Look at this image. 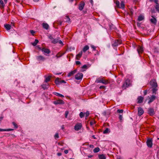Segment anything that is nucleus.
I'll return each mask as SVG.
<instances>
[{
    "instance_id": "nucleus-37",
    "label": "nucleus",
    "mask_w": 159,
    "mask_h": 159,
    "mask_svg": "<svg viewBox=\"0 0 159 159\" xmlns=\"http://www.w3.org/2000/svg\"><path fill=\"white\" fill-rule=\"evenodd\" d=\"M55 94L56 95V96L60 97H64V96L62 95V94H60L59 93H55Z\"/></svg>"
},
{
    "instance_id": "nucleus-46",
    "label": "nucleus",
    "mask_w": 159,
    "mask_h": 159,
    "mask_svg": "<svg viewBox=\"0 0 159 159\" xmlns=\"http://www.w3.org/2000/svg\"><path fill=\"white\" fill-rule=\"evenodd\" d=\"M91 47L93 49V50H96V47H95L93 45H91Z\"/></svg>"
},
{
    "instance_id": "nucleus-57",
    "label": "nucleus",
    "mask_w": 159,
    "mask_h": 159,
    "mask_svg": "<svg viewBox=\"0 0 159 159\" xmlns=\"http://www.w3.org/2000/svg\"><path fill=\"white\" fill-rule=\"evenodd\" d=\"M64 152L66 154H67L68 152V151L67 150H66L64 151Z\"/></svg>"
},
{
    "instance_id": "nucleus-20",
    "label": "nucleus",
    "mask_w": 159,
    "mask_h": 159,
    "mask_svg": "<svg viewBox=\"0 0 159 159\" xmlns=\"http://www.w3.org/2000/svg\"><path fill=\"white\" fill-rule=\"evenodd\" d=\"M82 52L80 51L76 57V59L77 60H80V57H81L82 55Z\"/></svg>"
},
{
    "instance_id": "nucleus-9",
    "label": "nucleus",
    "mask_w": 159,
    "mask_h": 159,
    "mask_svg": "<svg viewBox=\"0 0 159 159\" xmlns=\"http://www.w3.org/2000/svg\"><path fill=\"white\" fill-rule=\"evenodd\" d=\"M53 103L55 105L58 104H63L65 103L64 101L61 99L57 100L54 101L53 102Z\"/></svg>"
},
{
    "instance_id": "nucleus-32",
    "label": "nucleus",
    "mask_w": 159,
    "mask_h": 159,
    "mask_svg": "<svg viewBox=\"0 0 159 159\" xmlns=\"http://www.w3.org/2000/svg\"><path fill=\"white\" fill-rule=\"evenodd\" d=\"M115 3L116 4V7L117 8H120V2L119 1H116L115 2Z\"/></svg>"
},
{
    "instance_id": "nucleus-51",
    "label": "nucleus",
    "mask_w": 159,
    "mask_h": 159,
    "mask_svg": "<svg viewBox=\"0 0 159 159\" xmlns=\"http://www.w3.org/2000/svg\"><path fill=\"white\" fill-rule=\"evenodd\" d=\"M99 88L100 89H105L106 88V86H100L99 87Z\"/></svg>"
},
{
    "instance_id": "nucleus-48",
    "label": "nucleus",
    "mask_w": 159,
    "mask_h": 159,
    "mask_svg": "<svg viewBox=\"0 0 159 159\" xmlns=\"http://www.w3.org/2000/svg\"><path fill=\"white\" fill-rule=\"evenodd\" d=\"M48 38L49 39L51 40H52L53 39V37L52 35H50L48 36Z\"/></svg>"
},
{
    "instance_id": "nucleus-30",
    "label": "nucleus",
    "mask_w": 159,
    "mask_h": 159,
    "mask_svg": "<svg viewBox=\"0 0 159 159\" xmlns=\"http://www.w3.org/2000/svg\"><path fill=\"white\" fill-rule=\"evenodd\" d=\"M58 42V39H53L51 41L52 43L53 44H56Z\"/></svg>"
},
{
    "instance_id": "nucleus-50",
    "label": "nucleus",
    "mask_w": 159,
    "mask_h": 159,
    "mask_svg": "<svg viewBox=\"0 0 159 159\" xmlns=\"http://www.w3.org/2000/svg\"><path fill=\"white\" fill-rule=\"evenodd\" d=\"M122 115H120L119 116V119L120 120H121L122 119Z\"/></svg>"
},
{
    "instance_id": "nucleus-5",
    "label": "nucleus",
    "mask_w": 159,
    "mask_h": 159,
    "mask_svg": "<svg viewBox=\"0 0 159 159\" xmlns=\"http://www.w3.org/2000/svg\"><path fill=\"white\" fill-rule=\"evenodd\" d=\"M131 84L130 80L129 79H127L125 80V83H124L123 84L122 86V88L123 89H126Z\"/></svg>"
},
{
    "instance_id": "nucleus-54",
    "label": "nucleus",
    "mask_w": 159,
    "mask_h": 159,
    "mask_svg": "<svg viewBox=\"0 0 159 159\" xmlns=\"http://www.w3.org/2000/svg\"><path fill=\"white\" fill-rule=\"evenodd\" d=\"M94 123L93 121H91L90 122V125H91V126H92V125H93Z\"/></svg>"
},
{
    "instance_id": "nucleus-10",
    "label": "nucleus",
    "mask_w": 159,
    "mask_h": 159,
    "mask_svg": "<svg viewBox=\"0 0 159 159\" xmlns=\"http://www.w3.org/2000/svg\"><path fill=\"white\" fill-rule=\"evenodd\" d=\"M82 127V125L80 123L76 124L74 126V129L76 130H78L81 129Z\"/></svg>"
},
{
    "instance_id": "nucleus-33",
    "label": "nucleus",
    "mask_w": 159,
    "mask_h": 159,
    "mask_svg": "<svg viewBox=\"0 0 159 159\" xmlns=\"http://www.w3.org/2000/svg\"><path fill=\"white\" fill-rule=\"evenodd\" d=\"M100 151V148L98 147H97L94 148L93 151L94 153H97L98 152Z\"/></svg>"
},
{
    "instance_id": "nucleus-53",
    "label": "nucleus",
    "mask_w": 159,
    "mask_h": 159,
    "mask_svg": "<svg viewBox=\"0 0 159 159\" xmlns=\"http://www.w3.org/2000/svg\"><path fill=\"white\" fill-rule=\"evenodd\" d=\"M14 129H6V131H9L13 130Z\"/></svg>"
},
{
    "instance_id": "nucleus-18",
    "label": "nucleus",
    "mask_w": 159,
    "mask_h": 159,
    "mask_svg": "<svg viewBox=\"0 0 159 159\" xmlns=\"http://www.w3.org/2000/svg\"><path fill=\"white\" fill-rule=\"evenodd\" d=\"M137 51L139 54L142 53L143 51V47L140 46H139L137 49Z\"/></svg>"
},
{
    "instance_id": "nucleus-59",
    "label": "nucleus",
    "mask_w": 159,
    "mask_h": 159,
    "mask_svg": "<svg viewBox=\"0 0 159 159\" xmlns=\"http://www.w3.org/2000/svg\"><path fill=\"white\" fill-rule=\"evenodd\" d=\"M6 131V129H2L0 128V131Z\"/></svg>"
},
{
    "instance_id": "nucleus-1",
    "label": "nucleus",
    "mask_w": 159,
    "mask_h": 159,
    "mask_svg": "<svg viewBox=\"0 0 159 159\" xmlns=\"http://www.w3.org/2000/svg\"><path fill=\"white\" fill-rule=\"evenodd\" d=\"M95 82L97 83H102L106 85L110 83V81L107 80H106L104 77L101 76L97 78L95 81Z\"/></svg>"
},
{
    "instance_id": "nucleus-6",
    "label": "nucleus",
    "mask_w": 159,
    "mask_h": 159,
    "mask_svg": "<svg viewBox=\"0 0 159 159\" xmlns=\"http://www.w3.org/2000/svg\"><path fill=\"white\" fill-rule=\"evenodd\" d=\"M146 143L148 147L150 148H151L152 146V139H148Z\"/></svg>"
},
{
    "instance_id": "nucleus-19",
    "label": "nucleus",
    "mask_w": 159,
    "mask_h": 159,
    "mask_svg": "<svg viewBox=\"0 0 159 159\" xmlns=\"http://www.w3.org/2000/svg\"><path fill=\"white\" fill-rule=\"evenodd\" d=\"M42 87L44 89H46L49 88V85L48 83H45V84H43L42 85Z\"/></svg>"
},
{
    "instance_id": "nucleus-52",
    "label": "nucleus",
    "mask_w": 159,
    "mask_h": 159,
    "mask_svg": "<svg viewBox=\"0 0 159 159\" xmlns=\"http://www.w3.org/2000/svg\"><path fill=\"white\" fill-rule=\"evenodd\" d=\"M76 64L77 65H80L81 64V62L79 61H77L75 62Z\"/></svg>"
},
{
    "instance_id": "nucleus-64",
    "label": "nucleus",
    "mask_w": 159,
    "mask_h": 159,
    "mask_svg": "<svg viewBox=\"0 0 159 159\" xmlns=\"http://www.w3.org/2000/svg\"><path fill=\"white\" fill-rule=\"evenodd\" d=\"M88 156L89 158H91L93 157V155H88Z\"/></svg>"
},
{
    "instance_id": "nucleus-42",
    "label": "nucleus",
    "mask_w": 159,
    "mask_h": 159,
    "mask_svg": "<svg viewBox=\"0 0 159 159\" xmlns=\"http://www.w3.org/2000/svg\"><path fill=\"white\" fill-rule=\"evenodd\" d=\"M117 112L118 113H122L123 112V110L122 109H121V110L118 109L117 110Z\"/></svg>"
},
{
    "instance_id": "nucleus-7",
    "label": "nucleus",
    "mask_w": 159,
    "mask_h": 159,
    "mask_svg": "<svg viewBox=\"0 0 159 159\" xmlns=\"http://www.w3.org/2000/svg\"><path fill=\"white\" fill-rule=\"evenodd\" d=\"M148 114L151 116H153L155 114L154 109L152 108H149L148 111Z\"/></svg>"
},
{
    "instance_id": "nucleus-26",
    "label": "nucleus",
    "mask_w": 159,
    "mask_h": 159,
    "mask_svg": "<svg viewBox=\"0 0 159 159\" xmlns=\"http://www.w3.org/2000/svg\"><path fill=\"white\" fill-rule=\"evenodd\" d=\"M4 27L7 30H8L11 29V26L9 24H5L4 25Z\"/></svg>"
},
{
    "instance_id": "nucleus-45",
    "label": "nucleus",
    "mask_w": 159,
    "mask_h": 159,
    "mask_svg": "<svg viewBox=\"0 0 159 159\" xmlns=\"http://www.w3.org/2000/svg\"><path fill=\"white\" fill-rule=\"evenodd\" d=\"M54 137L55 139H57L59 138V136L58 133H56L54 135Z\"/></svg>"
},
{
    "instance_id": "nucleus-49",
    "label": "nucleus",
    "mask_w": 159,
    "mask_h": 159,
    "mask_svg": "<svg viewBox=\"0 0 159 159\" xmlns=\"http://www.w3.org/2000/svg\"><path fill=\"white\" fill-rule=\"evenodd\" d=\"M30 33L33 35H34V34L35 33V32L33 30H31L30 31Z\"/></svg>"
},
{
    "instance_id": "nucleus-55",
    "label": "nucleus",
    "mask_w": 159,
    "mask_h": 159,
    "mask_svg": "<svg viewBox=\"0 0 159 159\" xmlns=\"http://www.w3.org/2000/svg\"><path fill=\"white\" fill-rule=\"evenodd\" d=\"M58 43H60V44H61L62 45H63V43H62V42L61 41V40H58Z\"/></svg>"
},
{
    "instance_id": "nucleus-21",
    "label": "nucleus",
    "mask_w": 159,
    "mask_h": 159,
    "mask_svg": "<svg viewBox=\"0 0 159 159\" xmlns=\"http://www.w3.org/2000/svg\"><path fill=\"white\" fill-rule=\"evenodd\" d=\"M42 25L43 28L46 30H48V29L49 26L48 24L43 23L42 24Z\"/></svg>"
},
{
    "instance_id": "nucleus-13",
    "label": "nucleus",
    "mask_w": 159,
    "mask_h": 159,
    "mask_svg": "<svg viewBox=\"0 0 159 159\" xmlns=\"http://www.w3.org/2000/svg\"><path fill=\"white\" fill-rule=\"evenodd\" d=\"M85 5V3L84 2H81L79 5V9L80 11H82L84 8Z\"/></svg>"
},
{
    "instance_id": "nucleus-56",
    "label": "nucleus",
    "mask_w": 159,
    "mask_h": 159,
    "mask_svg": "<svg viewBox=\"0 0 159 159\" xmlns=\"http://www.w3.org/2000/svg\"><path fill=\"white\" fill-rule=\"evenodd\" d=\"M57 155L58 156H61L62 155V153L61 152H58L57 154Z\"/></svg>"
},
{
    "instance_id": "nucleus-62",
    "label": "nucleus",
    "mask_w": 159,
    "mask_h": 159,
    "mask_svg": "<svg viewBox=\"0 0 159 159\" xmlns=\"http://www.w3.org/2000/svg\"><path fill=\"white\" fill-rule=\"evenodd\" d=\"M90 0V2L91 4L93 5V0Z\"/></svg>"
},
{
    "instance_id": "nucleus-31",
    "label": "nucleus",
    "mask_w": 159,
    "mask_h": 159,
    "mask_svg": "<svg viewBox=\"0 0 159 159\" xmlns=\"http://www.w3.org/2000/svg\"><path fill=\"white\" fill-rule=\"evenodd\" d=\"M65 19L66 20L65 21L68 23H69L70 22V19L69 17L67 16H66L65 17Z\"/></svg>"
},
{
    "instance_id": "nucleus-28",
    "label": "nucleus",
    "mask_w": 159,
    "mask_h": 159,
    "mask_svg": "<svg viewBox=\"0 0 159 159\" xmlns=\"http://www.w3.org/2000/svg\"><path fill=\"white\" fill-rule=\"evenodd\" d=\"M5 6V4L4 3L2 0H0V7L1 8H3Z\"/></svg>"
},
{
    "instance_id": "nucleus-24",
    "label": "nucleus",
    "mask_w": 159,
    "mask_h": 159,
    "mask_svg": "<svg viewBox=\"0 0 159 159\" xmlns=\"http://www.w3.org/2000/svg\"><path fill=\"white\" fill-rule=\"evenodd\" d=\"M138 103H141L143 102V98L142 97L140 96L138 97Z\"/></svg>"
},
{
    "instance_id": "nucleus-8",
    "label": "nucleus",
    "mask_w": 159,
    "mask_h": 159,
    "mask_svg": "<svg viewBox=\"0 0 159 159\" xmlns=\"http://www.w3.org/2000/svg\"><path fill=\"white\" fill-rule=\"evenodd\" d=\"M83 75L82 73H78L75 75V78L77 80H81L83 77Z\"/></svg>"
},
{
    "instance_id": "nucleus-63",
    "label": "nucleus",
    "mask_w": 159,
    "mask_h": 159,
    "mask_svg": "<svg viewBox=\"0 0 159 159\" xmlns=\"http://www.w3.org/2000/svg\"><path fill=\"white\" fill-rule=\"evenodd\" d=\"M153 90L152 93H156V91H157V90Z\"/></svg>"
},
{
    "instance_id": "nucleus-15",
    "label": "nucleus",
    "mask_w": 159,
    "mask_h": 159,
    "mask_svg": "<svg viewBox=\"0 0 159 159\" xmlns=\"http://www.w3.org/2000/svg\"><path fill=\"white\" fill-rule=\"evenodd\" d=\"M152 18L150 19V21L152 24L156 25L157 22V19L153 16H152Z\"/></svg>"
},
{
    "instance_id": "nucleus-2",
    "label": "nucleus",
    "mask_w": 159,
    "mask_h": 159,
    "mask_svg": "<svg viewBox=\"0 0 159 159\" xmlns=\"http://www.w3.org/2000/svg\"><path fill=\"white\" fill-rule=\"evenodd\" d=\"M150 85L152 88V89H156L157 87V81L155 79L151 80L150 82Z\"/></svg>"
},
{
    "instance_id": "nucleus-34",
    "label": "nucleus",
    "mask_w": 159,
    "mask_h": 159,
    "mask_svg": "<svg viewBox=\"0 0 159 159\" xmlns=\"http://www.w3.org/2000/svg\"><path fill=\"white\" fill-rule=\"evenodd\" d=\"M123 9L125 8V4L123 2H121L120 3V8Z\"/></svg>"
},
{
    "instance_id": "nucleus-11",
    "label": "nucleus",
    "mask_w": 159,
    "mask_h": 159,
    "mask_svg": "<svg viewBox=\"0 0 159 159\" xmlns=\"http://www.w3.org/2000/svg\"><path fill=\"white\" fill-rule=\"evenodd\" d=\"M37 60L38 61H44L45 60V58L41 55L37 56L36 57Z\"/></svg>"
},
{
    "instance_id": "nucleus-61",
    "label": "nucleus",
    "mask_w": 159,
    "mask_h": 159,
    "mask_svg": "<svg viewBox=\"0 0 159 159\" xmlns=\"http://www.w3.org/2000/svg\"><path fill=\"white\" fill-rule=\"evenodd\" d=\"M58 54H59V53H58V54H57L56 55V57L57 58L60 57H61V56H62V55L58 56Z\"/></svg>"
},
{
    "instance_id": "nucleus-3",
    "label": "nucleus",
    "mask_w": 159,
    "mask_h": 159,
    "mask_svg": "<svg viewBox=\"0 0 159 159\" xmlns=\"http://www.w3.org/2000/svg\"><path fill=\"white\" fill-rule=\"evenodd\" d=\"M55 83L57 85L64 84L66 83V81L61 80V78H57L55 81Z\"/></svg>"
},
{
    "instance_id": "nucleus-60",
    "label": "nucleus",
    "mask_w": 159,
    "mask_h": 159,
    "mask_svg": "<svg viewBox=\"0 0 159 159\" xmlns=\"http://www.w3.org/2000/svg\"><path fill=\"white\" fill-rule=\"evenodd\" d=\"M89 147L90 148H94V146L93 145H89Z\"/></svg>"
},
{
    "instance_id": "nucleus-40",
    "label": "nucleus",
    "mask_w": 159,
    "mask_h": 159,
    "mask_svg": "<svg viewBox=\"0 0 159 159\" xmlns=\"http://www.w3.org/2000/svg\"><path fill=\"white\" fill-rule=\"evenodd\" d=\"M80 116L81 118L83 117L84 116V113L82 112H81L80 113Z\"/></svg>"
},
{
    "instance_id": "nucleus-25",
    "label": "nucleus",
    "mask_w": 159,
    "mask_h": 159,
    "mask_svg": "<svg viewBox=\"0 0 159 159\" xmlns=\"http://www.w3.org/2000/svg\"><path fill=\"white\" fill-rule=\"evenodd\" d=\"M98 157L99 159H106V157L105 155L104 154H99L98 155Z\"/></svg>"
},
{
    "instance_id": "nucleus-43",
    "label": "nucleus",
    "mask_w": 159,
    "mask_h": 159,
    "mask_svg": "<svg viewBox=\"0 0 159 159\" xmlns=\"http://www.w3.org/2000/svg\"><path fill=\"white\" fill-rule=\"evenodd\" d=\"M150 1L152 2H154L156 4H158V0H149Z\"/></svg>"
},
{
    "instance_id": "nucleus-12",
    "label": "nucleus",
    "mask_w": 159,
    "mask_h": 159,
    "mask_svg": "<svg viewBox=\"0 0 159 159\" xmlns=\"http://www.w3.org/2000/svg\"><path fill=\"white\" fill-rule=\"evenodd\" d=\"M138 115L139 116H140L144 113V111L143 109L141 107H138Z\"/></svg>"
},
{
    "instance_id": "nucleus-58",
    "label": "nucleus",
    "mask_w": 159,
    "mask_h": 159,
    "mask_svg": "<svg viewBox=\"0 0 159 159\" xmlns=\"http://www.w3.org/2000/svg\"><path fill=\"white\" fill-rule=\"evenodd\" d=\"M147 90H144L143 92V93L144 95H145L147 94Z\"/></svg>"
},
{
    "instance_id": "nucleus-35",
    "label": "nucleus",
    "mask_w": 159,
    "mask_h": 159,
    "mask_svg": "<svg viewBox=\"0 0 159 159\" xmlns=\"http://www.w3.org/2000/svg\"><path fill=\"white\" fill-rule=\"evenodd\" d=\"M110 131V129L108 128H107L105 130L103 131V133L104 134H106L108 133Z\"/></svg>"
},
{
    "instance_id": "nucleus-16",
    "label": "nucleus",
    "mask_w": 159,
    "mask_h": 159,
    "mask_svg": "<svg viewBox=\"0 0 159 159\" xmlns=\"http://www.w3.org/2000/svg\"><path fill=\"white\" fill-rule=\"evenodd\" d=\"M44 78H45V80H44V82L46 83H47L48 82H49L50 81L51 78L52 77V76L51 75H49L47 76V75H45L44 76Z\"/></svg>"
},
{
    "instance_id": "nucleus-4",
    "label": "nucleus",
    "mask_w": 159,
    "mask_h": 159,
    "mask_svg": "<svg viewBox=\"0 0 159 159\" xmlns=\"http://www.w3.org/2000/svg\"><path fill=\"white\" fill-rule=\"evenodd\" d=\"M122 43V41L120 39H114L112 41V45L113 47H117L119 44H121Z\"/></svg>"
},
{
    "instance_id": "nucleus-22",
    "label": "nucleus",
    "mask_w": 159,
    "mask_h": 159,
    "mask_svg": "<svg viewBox=\"0 0 159 159\" xmlns=\"http://www.w3.org/2000/svg\"><path fill=\"white\" fill-rule=\"evenodd\" d=\"M102 114L103 116H105L107 117H108L110 114V112L108 111H104L102 112Z\"/></svg>"
},
{
    "instance_id": "nucleus-14",
    "label": "nucleus",
    "mask_w": 159,
    "mask_h": 159,
    "mask_svg": "<svg viewBox=\"0 0 159 159\" xmlns=\"http://www.w3.org/2000/svg\"><path fill=\"white\" fill-rule=\"evenodd\" d=\"M41 51L44 53L47 54H49L51 52V51L49 49L44 48H42Z\"/></svg>"
},
{
    "instance_id": "nucleus-47",
    "label": "nucleus",
    "mask_w": 159,
    "mask_h": 159,
    "mask_svg": "<svg viewBox=\"0 0 159 159\" xmlns=\"http://www.w3.org/2000/svg\"><path fill=\"white\" fill-rule=\"evenodd\" d=\"M68 111H66L65 113V117L66 118L67 117V115L68 114Z\"/></svg>"
},
{
    "instance_id": "nucleus-36",
    "label": "nucleus",
    "mask_w": 159,
    "mask_h": 159,
    "mask_svg": "<svg viewBox=\"0 0 159 159\" xmlns=\"http://www.w3.org/2000/svg\"><path fill=\"white\" fill-rule=\"evenodd\" d=\"M38 42H39L38 40L37 39H35V41H34V42L32 43V45L34 46H35L37 45V44L38 43Z\"/></svg>"
},
{
    "instance_id": "nucleus-39",
    "label": "nucleus",
    "mask_w": 159,
    "mask_h": 159,
    "mask_svg": "<svg viewBox=\"0 0 159 159\" xmlns=\"http://www.w3.org/2000/svg\"><path fill=\"white\" fill-rule=\"evenodd\" d=\"M12 124L14 126V127L15 128H18V126L14 122H12Z\"/></svg>"
},
{
    "instance_id": "nucleus-41",
    "label": "nucleus",
    "mask_w": 159,
    "mask_h": 159,
    "mask_svg": "<svg viewBox=\"0 0 159 159\" xmlns=\"http://www.w3.org/2000/svg\"><path fill=\"white\" fill-rule=\"evenodd\" d=\"M84 115H85V117H87L89 115V111H87L86 113H84Z\"/></svg>"
},
{
    "instance_id": "nucleus-27",
    "label": "nucleus",
    "mask_w": 159,
    "mask_h": 159,
    "mask_svg": "<svg viewBox=\"0 0 159 159\" xmlns=\"http://www.w3.org/2000/svg\"><path fill=\"white\" fill-rule=\"evenodd\" d=\"M89 47L88 45H86L83 48V51L85 52L89 49Z\"/></svg>"
},
{
    "instance_id": "nucleus-23",
    "label": "nucleus",
    "mask_w": 159,
    "mask_h": 159,
    "mask_svg": "<svg viewBox=\"0 0 159 159\" xmlns=\"http://www.w3.org/2000/svg\"><path fill=\"white\" fill-rule=\"evenodd\" d=\"M77 70L75 69L73 71H72L70 73H69L68 74V76H70L74 74L77 71Z\"/></svg>"
},
{
    "instance_id": "nucleus-29",
    "label": "nucleus",
    "mask_w": 159,
    "mask_h": 159,
    "mask_svg": "<svg viewBox=\"0 0 159 159\" xmlns=\"http://www.w3.org/2000/svg\"><path fill=\"white\" fill-rule=\"evenodd\" d=\"M144 19V16L142 15H140L139 16L138 20L139 21L142 20Z\"/></svg>"
},
{
    "instance_id": "nucleus-17",
    "label": "nucleus",
    "mask_w": 159,
    "mask_h": 159,
    "mask_svg": "<svg viewBox=\"0 0 159 159\" xmlns=\"http://www.w3.org/2000/svg\"><path fill=\"white\" fill-rule=\"evenodd\" d=\"M156 96L154 95H152L150 98H149V100L148 103L149 104L151 102H152L156 99Z\"/></svg>"
},
{
    "instance_id": "nucleus-44",
    "label": "nucleus",
    "mask_w": 159,
    "mask_h": 159,
    "mask_svg": "<svg viewBox=\"0 0 159 159\" xmlns=\"http://www.w3.org/2000/svg\"><path fill=\"white\" fill-rule=\"evenodd\" d=\"M82 69H87V65H84L82 67Z\"/></svg>"
},
{
    "instance_id": "nucleus-38",
    "label": "nucleus",
    "mask_w": 159,
    "mask_h": 159,
    "mask_svg": "<svg viewBox=\"0 0 159 159\" xmlns=\"http://www.w3.org/2000/svg\"><path fill=\"white\" fill-rule=\"evenodd\" d=\"M155 8L156 11L159 12V4H156L155 6Z\"/></svg>"
}]
</instances>
